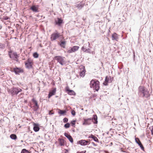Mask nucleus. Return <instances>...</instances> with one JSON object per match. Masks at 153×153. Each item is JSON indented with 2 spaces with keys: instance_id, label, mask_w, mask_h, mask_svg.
<instances>
[{
  "instance_id": "f257e3e1",
  "label": "nucleus",
  "mask_w": 153,
  "mask_h": 153,
  "mask_svg": "<svg viewBox=\"0 0 153 153\" xmlns=\"http://www.w3.org/2000/svg\"><path fill=\"white\" fill-rule=\"evenodd\" d=\"M100 82L98 80L94 79H92L90 82V87L91 88H93L94 89H95L97 91L100 88Z\"/></svg>"
},
{
  "instance_id": "f03ea898",
  "label": "nucleus",
  "mask_w": 153,
  "mask_h": 153,
  "mask_svg": "<svg viewBox=\"0 0 153 153\" xmlns=\"http://www.w3.org/2000/svg\"><path fill=\"white\" fill-rule=\"evenodd\" d=\"M139 92L143 94V97L147 98L150 96L149 92L144 86H140L139 88Z\"/></svg>"
},
{
  "instance_id": "7ed1b4c3",
  "label": "nucleus",
  "mask_w": 153,
  "mask_h": 153,
  "mask_svg": "<svg viewBox=\"0 0 153 153\" xmlns=\"http://www.w3.org/2000/svg\"><path fill=\"white\" fill-rule=\"evenodd\" d=\"M8 54L10 58L17 62L18 61L19 56V55L17 54L16 52H13L12 51H9Z\"/></svg>"
},
{
  "instance_id": "20e7f679",
  "label": "nucleus",
  "mask_w": 153,
  "mask_h": 153,
  "mask_svg": "<svg viewBox=\"0 0 153 153\" xmlns=\"http://www.w3.org/2000/svg\"><path fill=\"white\" fill-rule=\"evenodd\" d=\"M33 64V61L30 58H28L27 60L25 62V67L28 69L32 68Z\"/></svg>"
},
{
  "instance_id": "39448f33",
  "label": "nucleus",
  "mask_w": 153,
  "mask_h": 153,
  "mask_svg": "<svg viewBox=\"0 0 153 153\" xmlns=\"http://www.w3.org/2000/svg\"><path fill=\"white\" fill-rule=\"evenodd\" d=\"M22 90L21 89L16 88H13L9 90V92L12 95H17L19 92H21Z\"/></svg>"
},
{
  "instance_id": "423d86ee",
  "label": "nucleus",
  "mask_w": 153,
  "mask_h": 153,
  "mask_svg": "<svg viewBox=\"0 0 153 153\" xmlns=\"http://www.w3.org/2000/svg\"><path fill=\"white\" fill-rule=\"evenodd\" d=\"M61 36L60 33L56 31V32L53 33L51 35V41L56 40Z\"/></svg>"
},
{
  "instance_id": "0eeeda50",
  "label": "nucleus",
  "mask_w": 153,
  "mask_h": 153,
  "mask_svg": "<svg viewBox=\"0 0 153 153\" xmlns=\"http://www.w3.org/2000/svg\"><path fill=\"white\" fill-rule=\"evenodd\" d=\"M65 57H63L60 56H56L54 57V59L57 61L61 65H63L65 63L64 59Z\"/></svg>"
},
{
  "instance_id": "6e6552de",
  "label": "nucleus",
  "mask_w": 153,
  "mask_h": 153,
  "mask_svg": "<svg viewBox=\"0 0 153 153\" xmlns=\"http://www.w3.org/2000/svg\"><path fill=\"white\" fill-rule=\"evenodd\" d=\"M79 74L80 76L82 77H84L85 75L86 71L84 66H82L80 69Z\"/></svg>"
},
{
  "instance_id": "1a4fd4ad",
  "label": "nucleus",
  "mask_w": 153,
  "mask_h": 153,
  "mask_svg": "<svg viewBox=\"0 0 153 153\" xmlns=\"http://www.w3.org/2000/svg\"><path fill=\"white\" fill-rule=\"evenodd\" d=\"M32 101L34 104L33 106L34 110L35 111H36L39 108V105L38 104L37 101L34 98L32 99Z\"/></svg>"
},
{
  "instance_id": "9d476101",
  "label": "nucleus",
  "mask_w": 153,
  "mask_h": 153,
  "mask_svg": "<svg viewBox=\"0 0 153 153\" xmlns=\"http://www.w3.org/2000/svg\"><path fill=\"white\" fill-rule=\"evenodd\" d=\"M92 119L91 118L88 119L84 118L82 124L85 125L91 124L92 122Z\"/></svg>"
},
{
  "instance_id": "9b49d317",
  "label": "nucleus",
  "mask_w": 153,
  "mask_h": 153,
  "mask_svg": "<svg viewBox=\"0 0 153 153\" xmlns=\"http://www.w3.org/2000/svg\"><path fill=\"white\" fill-rule=\"evenodd\" d=\"M56 92V88H53L51 90H50L49 92V94L48 96V98L53 95H55Z\"/></svg>"
},
{
  "instance_id": "f8f14e48",
  "label": "nucleus",
  "mask_w": 153,
  "mask_h": 153,
  "mask_svg": "<svg viewBox=\"0 0 153 153\" xmlns=\"http://www.w3.org/2000/svg\"><path fill=\"white\" fill-rule=\"evenodd\" d=\"M13 70L15 73L16 74H19L20 73H23L24 72L23 69L20 68H13Z\"/></svg>"
},
{
  "instance_id": "ddd939ff",
  "label": "nucleus",
  "mask_w": 153,
  "mask_h": 153,
  "mask_svg": "<svg viewBox=\"0 0 153 153\" xmlns=\"http://www.w3.org/2000/svg\"><path fill=\"white\" fill-rule=\"evenodd\" d=\"M39 6L37 5H33L30 7V9L32 10L33 12H38L39 11Z\"/></svg>"
},
{
  "instance_id": "4468645a",
  "label": "nucleus",
  "mask_w": 153,
  "mask_h": 153,
  "mask_svg": "<svg viewBox=\"0 0 153 153\" xmlns=\"http://www.w3.org/2000/svg\"><path fill=\"white\" fill-rule=\"evenodd\" d=\"M89 141L85 140H81L78 142V143L81 145H88Z\"/></svg>"
},
{
  "instance_id": "2eb2a0df",
  "label": "nucleus",
  "mask_w": 153,
  "mask_h": 153,
  "mask_svg": "<svg viewBox=\"0 0 153 153\" xmlns=\"http://www.w3.org/2000/svg\"><path fill=\"white\" fill-rule=\"evenodd\" d=\"M55 22L56 25L60 26L63 23V20L60 18H57V20H55Z\"/></svg>"
},
{
  "instance_id": "dca6fc26",
  "label": "nucleus",
  "mask_w": 153,
  "mask_h": 153,
  "mask_svg": "<svg viewBox=\"0 0 153 153\" xmlns=\"http://www.w3.org/2000/svg\"><path fill=\"white\" fill-rule=\"evenodd\" d=\"M33 125L34 126L33 128L34 130L36 132L38 131L39 130V127L38 124L34 123Z\"/></svg>"
},
{
  "instance_id": "f3484780",
  "label": "nucleus",
  "mask_w": 153,
  "mask_h": 153,
  "mask_svg": "<svg viewBox=\"0 0 153 153\" xmlns=\"http://www.w3.org/2000/svg\"><path fill=\"white\" fill-rule=\"evenodd\" d=\"M112 39L117 41L118 39V35L115 33H114L112 35Z\"/></svg>"
},
{
  "instance_id": "a211bd4d",
  "label": "nucleus",
  "mask_w": 153,
  "mask_h": 153,
  "mask_svg": "<svg viewBox=\"0 0 153 153\" xmlns=\"http://www.w3.org/2000/svg\"><path fill=\"white\" fill-rule=\"evenodd\" d=\"M65 136L69 140L71 143L73 142V140L72 137L69 134H68L66 133H65L64 134Z\"/></svg>"
},
{
  "instance_id": "6ab92c4d",
  "label": "nucleus",
  "mask_w": 153,
  "mask_h": 153,
  "mask_svg": "<svg viewBox=\"0 0 153 153\" xmlns=\"http://www.w3.org/2000/svg\"><path fill=\"white\" fill-rule=\"evenodd\" d=\"M84 3L82 1L79 4L76 5V7L78 9H81L84 6Z\"/></svg>"
},
{
  "instance_id": "aec40b11",
  "label": "nucleus",
  "mask_w": 153,
  "mask_h": 153,
  "mask_svg": "<svg viewBox=\"0 0 153 153\" xmlns=\"http://www.w3.org/2000/svg\"><path fill=\"white\" fill-rule=\"evenodd\" d=\"M66 91L68 92V94L70 95H75V93L73 90H69L68 88H66Z\"/></svg>"
},
{
  "instance_id": "412c9836",
  "label": "nucleus",
  "mask_w": 153,
  "mask_h": 153,
  "mask_svg": "<svg viewBox=\"0 0 153 153\" xmlns=\"http://www.w3.org/2000/svg\"><path fill=\"white\" fill-rule=\"evenodd\" d=\"M111 78L110 76H106L105 77V82L103 83V84L105 85H108V83L109 82V80Z\"/></svg>"
},
{
  "instance_id": "4be33fe9",
  "label": "nucleus",
  "mask_w": 153,
  "mask_h": 153,
  "mask_svg": "<svg viewBox=\"0 0 153 153\" xmlns=\"http://www.w3.org/2000/svg\"><path fill=\"white\" fill-rule=\"evenodd\" d=\"M89 138H91L96 142H99V140L98 138L96 137L92 134H91L90 136H89Z\"/></svg>"
},
{
  "instance_id": "5701e85b",
  "label": "nucleus",
  "mask_w": 153,
  "mask_h": 153,
  "mask_svg": "<svg viewBox=\"0 0 153 153\" xmlns=\"http://www.w3.org/2000/svg\"><path fill=\"white\" fill-rule=\"evenodd\" d=\"M58 113L59 114H60L61 115H64L66 113V111L65 110H62L60 109H58Z\"/></svg>"
},
{
  "instance_id": "b1692460",
  "label": "nucleus",
  "mask_w": 153,
  "mask_h": 153,
  "mask_svg": "<svg viewBox=\"0 0 153 153\" xmlns=\"http://www.w3.org/2000/svg\"><path fill=\"white\" fill-rule=\"evenodd\" d=\"M78 46H75L72 47L74 52L77 51L79 48Z\"/></svg>"
},
{
  "instance_id": "393cba45",
  "label": "nucleus",
  "mask_w": 153,
  "mask_h": 153,
  "mask_svg": "<svg viewBox=\"0 0 153 153\" xmlns=\"http://www.w3.org/2000/svg\"><path fill=\"white\" fill-rule=\"evenodd\" d=\"M59 144L60 146L64 145V140L63 139H59Z\"/></svg>"
},
{
  "instance_id": "a878e982",
  "label": "nucleus",
  "mask_w": 153,
  "mask_h": 153,
  "mask_svg": "<svg viewBox=\"0 0 153 153\" xmlns=\"http://www.w3.org/2000/svg\"><path fill=\"white\" fill-rule=\"evenodd\" d=\"M66 42L65 41H62L60 44V46L63 48H65Z\"/></svg>"
},
{
  "instance_id": "bb28decb",
  "label": "nucleus",
  "mask_w": 153,
  "mask_h": 153,
  "mask_svg": "<svg viewBox=\"0 0 153 153\" xmlns=\"http://www.w3.org/2000/svg\"><path fill=\"white\" fill-rule=\"evenodd\" d=\"M10 137L12 139L16 140L17 138L16 136L14 134H11L10 135Z\"/></svg>"
},
{
  "instance_id": "cd10ccee",
  "label": "nucleus",
  "mask_w": 153,
  "mask_h": 153,
  "mask_svg": "<svg viewBox=\"0 0 153 153\" xmlns=\"http://www.w3.org/2000/svg\"><path fill=\"white\" fill-rule=\"evenodd\" d=\"M135 140L136 142L139 145L140 144H139L141 143L139 138H136L135 139Z\"/></svg>"
},
{
  "instance_id": "c85d7f7f",
  "label": "nucleus",
  "mask_w": 153,
  "mask_h": 153,
  "mask_svg": "<svg viewBox=\"0 0 153 153\" xmlns=\"http://www.w3.org/2000/svg\"><path fill=\"white\" fill-rule=\"evenodd\" d=\"M74 52L72 48H70L67 51V53H69Z\"/></svg>"
},
{
  "instance_id": "c756f323",
  "label": "nucleus",
  "mask_w": 153,
  "mask_h": 153,
  "mask_svg": "<svg viewBox=\"0 0 153 153\" xmlns=\"http://www.w3.org/2000/svg\"><path fill=\"white\" fill-rule=\"evenodd\" d=\"M33 56L34 58H37L39 56V54L36 52H35L33 53Z\"/></svg>"
},
{
  "instance_id": "7c9ffc66",
  "label": "nucleus",
  "mask_w": 153,
  "mask_h": 153,
  "mask_svg": "<svg viewBox=\"0 0 153 153\" xmlns=\"http://www.w3.org/2000/svg\"><path fill=\"white\" fill-rule=\"evenodd\" d=\"M21 153H29V152L28 151L26 150V149H24L22 150Z\"/></svg>"
},
{
  "instance_id": "2f4dec72",
  "label": "nucleus",
  "mask_w": 153,
  "mask_h": 153,
  "mask_svg": "<svg viewBox=\"0 0 153 153\" xmlns=\"http://www.w3.org/2000/svg\"><path fill=\"white\" fill-rule=\"evenodd\" d=\"M70 126V124L69 123H68L65 124L64 125V127L65 128H69Z\"/></svg>"
},
{
  "instance_id": "473e14b6",
  "label": "nucleus",
  "mask_w": 153,
  "mask_h": 153,
  "mask_svg": "<svg viewBox=\"0 0 153 153\" xmlns=\"http://www.w3.org/2000/svg\"><path fill=\"white\" fill-rule=\"evenodd\" d=\"M76 121V120H73L71 121V123L73 126H74Z\"/></svg>"
},
{
  "instance_id": "72a5a7b5",
  "label": "nucleus",
  "mask_w": 153,
  "mask_h": 153,
  "mask_svg": "<svg viewBox=\"0 0 153 153\" xmlns=\"http://www.w3.org/2000/svg\"><path fill=\"white\" fill-rule=\"evenodd\" d=\"M9 19V17L7 16H4L3 17L1 18L2 19L6 20H7Z\"/></svg>"
},
{
  "instance_id": "f704fd0d",
  "label": "nucleus",
  "mask_w": 153,
  "mask_h": 153,
  "mask_svg": "<svg viewBox=\"0 0 153 153\" xmlns=\"http://www.w3.org/2000/svg\"><path fill=\"white\" fill-rule=\"evenodd\" d=\"M149 129L151 130L152 134L153 135V126L150 127H149Z\"/></svg>"
},
{
  "instance_id": "c9c22d12",
  "label": "nucleus",
  "mask_w": 153,
  "mask_h": 153,
  "mask_svg": "<svg viewBox=\"0 0 153 153\" xmlns=\"http://www.w3.org/2000/svg\"><path fill=\"white\" fill-rule=\"evenodd\" d=\"M71 113L74 116L76 114V112L75 111L73 110H71Z\"/></svg>"
},
{
  "instance_id": "e433bc0d",
  "label": "nucleus",
  "mask_w": 153,
  "mask_h": 153,
  "mask_svg": "<svg viewBox=\"0 0 153 153\" xmlns=\"http://www.w3.org/2000/svg\"><path fill=\"white\" fill-rule=\"evenodd\" d=\"M68 119L67 118H65L63 119V122L64 123H67L68 122Z\"/></svg>"
},
{
  "instance_id": "4c0bfd02",
  "label": "nucleus",
  "mask_w": 153,
  "mask_h": 153,
  "mask_svg": "<svg viewBox=\"0 0 153 153\" xmlns=\"http://www.w3.org/2000/svg\"><path fill=\"white\" fill-rule=\"evenodd\" d=\"M86 47L85 46V45H84L83 46L82 48V51H85V50H86Z\"/></svg>"
},
{
  "instance_id": "58836bf2",
  "label": "nucleus",
  "mask_w": 153,
  "mask_h": 153,
  "mask_svg": "<svg viewBox=\"0 0 153 153\" xmlns=\"http://www.w3.org/2000/svg\"><path fill=\"white\" fill-rule=\"evenodd\" d=\"M54 114V112L53 110H51L49 111V114L50 115H51Z\"/></svg>"
},
{
  "instance_id": "ea45409f",
  "label": "nucleus",
  "mask_w": 153,
  "mask_h": 153,
  "mask_svg": "<svg viewBox=\"0 0 153 153\" xmlns=\"http://www.w3.org/2000/svg\"><path fill=\"white\" fill-rule=\"evenodd\" d=\"M139 146H140V147L141 148V149L143 150L144 149V147L143 146V145H142V143H140L139 144Z\"/></svg>"
},
{
  "instance_id": "a19ab883",
  "label": "nucleus",
  "mask_w": 153,
  "mask_h": 153,
  "mask_svg": "<svg viewBox=\"0 0 153 153\" xmlns=\"http://www.w3.org/2000/svg\"><path fill=\"white\" fill-rule=\"evenodd\" d=\"M94 123H97V117H96V118L94 117Z\"/></svg>"
},
{
  "instance_id": "79ce46f5",
  "label": "nucleus",
  "mask_w": 153,
  "mask_h": 153,
  "mask_svg": "<svg viewBox=\"0 0 153 153\" xmlns=\"http://www.w3.org/2000/svg\"><path fill=\"white\" fill-rule=\"evenodd\" d=\"M84 52H86L87 53H90V51H89V49L88 48V49H86V50H85V51H84Z\"/></svg>"
},
{
  "instance_id": "37998d69",
  "label": "nucleus",
  "mask_w": 153,
  "mask_h": 153,
  "mask_svg": "<svg viewBox=\"0 0 153 153\" xmlns=\"http://www.w3.org/2000/svg\"><path fill=\"white\" fill-rule=\"evenodd\" d=\"M65 151H66V152H68V151L67 149H65Z\"/></svg>"
},
{
  "instance_id": "c03bdc74",
  "label": "nucleus",
  "mask_w": 153,
  "mask_h": 153,
  "mask_svg": "<svg viewBox=\"0 0 153 153\" xmlns=\"http://www.w3.org/2000/svg\"><path fill=\"white\" fill-rule=\"evenodd\" d=\"M93 143L94 144V143Z\"/></svg>"
},
{
  "instance_id": "a18cd8bd",
  "label": "nucleus",
  "mask_w": 153,
  "mask_h": 153,
  "mask_svg": "<svg viewBox=\"0 0 153 153\" xmlns=\"http://www.w3.org/2000/svg\"><path fill=\"white\" fill-rule=\"evenodd\" d=\"M77 153H81L77 152Z\"/></svg>"
}]
</instances>
